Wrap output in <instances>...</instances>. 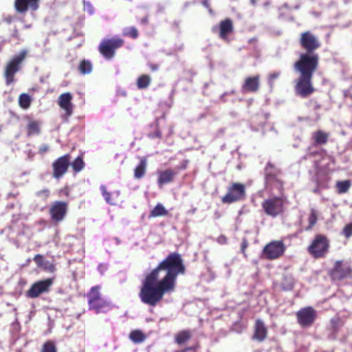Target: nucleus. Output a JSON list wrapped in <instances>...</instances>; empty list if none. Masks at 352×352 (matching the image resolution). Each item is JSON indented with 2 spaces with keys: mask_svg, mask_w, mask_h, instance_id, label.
<instances>
[{
  "mask_svg": "<svg viewBox=\"0 0 352 352\" xmlns=\"http://www.w3.org/2000/svg\"><path fill=\"white\" fill-rule=\"evenodd\" d=\"M185 272L181 255L177 252L169 254L145 276L138 295L141 302L155 307L166 294L175 291L177 276L184 274Z\"/></svg>",
  "mask_w": 352,
  "mask_h": 352,
  "instance_id": "f257e3e1",
  "label": "nucleus"
},
{
  "mask_svg": "<svg viewBox=\"0 0 352 352\" xmlns=\"http://www.w3.org/2000/svg\"><path fill=\"white\" fill-rule=\"evenodd\" d=\"M318 67L317 56L307 54H300L298 60L294 63L295 70L300 74L296 80L294 90L300 98H307L315 91L312 78Z\"/></svg>",
  "mask_w": 352,
  "mask_h": 352,
  "instance_id": "f03ea898",
  "label": "nucleus"
},
{
  "mask_svg": "<svg viewBox=\"0 0 352 352\" xmlns=\"http://www.w3.org/2000/svg\"><path fill=\"white\" fill-rule=\"evenodd\" d=\"M282 172L276 164L268 162L263 170L264 174V186L266 190L272 192L277 190L282 193L284 190V182L280 178Z\"/></svg>",
  "mask_w": 352,
  "mask_h": 352,
  "instance_id": "7ed1b4c3",
  "label": "nucleus"
},
{
  "mask_svg": "<svg viewBox=\"0 0 352 352\" xmlns=\"http://www.w3.org/2000/svg\"><path fill=\"white\" fill-rule=\"evenodd\" d=\"M330 249V240L325 234H317L307 247V252L315 259L326 257Z\"/></svg>",
  "mask_w": 352,
  "mask_h": 352,
  "instance_id": "20e7f679",
  "label": "nucleus"
},
{
  "mask_svg": "<svg viewBox=\"0 0 352 352\" xmlns=\"http://www.w3.org/2000/svg\"><path fill=\"white\" fill-rule=\"evenodd\" d=\"M87 297L89 310L96 314L105 313L111 309L110 303L102 297L99 286L91 287Z\"/></svg>",
  "mask_w": 352,
  "mask_h": 352,
  "instance_id": "39448f33",
  "label": "nucleus"
},
{
  "mask_svg": "<svg viewBox=\"0 0 352 352\" xmlns=\"http://www.w3.org/2000/svg\"><path fill=\"white\" fill-rule=\"evenodd\" d=\"M124 45V41L120 37H112L110 38H104L98 45V52L107 60L112 59L116 52Z\"/></svg>",
  "mask_w": 352,
  "mask_h": 352,
  "instance_id": "423d86ee",
  "label": "nucleus"
},
{
  "mask_svg": "<svg viewBox=\"0 0 352 352\" xmlns=\"http://www.w3.org/2000/svg\"><path fill=\"white\" fill-rule=\"evenodd\" d=\"M246 197L245 185L239 182H232L227 188V192L221 198L225 204L243 201Z\"/></svg>",
  "mask_w": 352,
  "mask_h": 352,
  "instance_id": "0eeeda50",
  "label": "nucleus"
},
{
  "mask_svg": "<svg viewBox=\"0 0 352 352\" xmlns=\"http://www.w3.org/2000/svg\"><path fill=\"white\" fill-rule=\"evenodd\" d=\"M328 274L332 281H341L352 278V266L348 261H336Z\"/></svg>",
  "mask_w": 352,
  "mask_h": 352,
  "instance_id": "6e6552de",
  "label": "nucleus"
},
{
  "mask_svg": "<svg viewBox=\"0 0 352 352\" xmlns=\"http://www.w3.org/2000/svg\"><path fill=\"white\" fill-rule=\"evenodd\" d=\"M299 43L301 47L306 51V53H302L301 54L316 56L318 65L319 56L318 54L314 53V51L320 48L321 46L320 42L318 37L310 31H306L301 33Z\"/></svg>",
  "mask_w": 352,
  "mask_h": 352,
  "instance_id": "1a4fd4ad",
  "label": "nucleus"
},
{
  "mask_svg": "<svg viewBox=\"0 0 352 352\" xmlns=\"http://www.w3.org/2000/svg\"><path fill=\"white\" fill-rule=\"evenodd\" d=\"M27 56L26 50H21L19 54L15 55L6 66L4 76L7 85H10L14 80L15 74L20 69L22 62Z\"/></svg>",
  "mask_w": 352,
  "mask_h": 352,
  "instance_id": "9d476101",
  "label": "nucleus"
},
{
  "mask_svg": "<svg viewBox=\"0 0 352 352\" xmlns=\"http://www.w3.org/2000/svg\"><path fill=\"white\" fill-rule=\"evenodd\" d=\"M286 250L283 241L275 240L268 243L263 250L264 257L267 260H276L280 258Z\"/></svg>",
  "mask_w": 352,
  "mask_h": 352,
  "instance_id": "9b49d317",
  "label": "nucleus"
},
{
  "mask_svg": "<svg viewBox=\"0 0 352 352\" xmlns=\"http://www.w3.org/2000/svg\"><path fill=\"white\" fill-rule=\"evenodd\" d=\"M261 206L266 214L275 217L283 213L284 200L281 197H273L265 199Z\"/></svg>",
  "mask_w": 352,
  "mask_h": 352,
  "instance_id": "f8f14e48",
  "label": "nucleus"
},
{
  "mask_svg": "<svg viewBox=\"0 0 352 352\" xmlns=\"http://www.w3.org/2000/svg\"><path fill=\"white\" fill-rule=\"evenodd\" d=\"M297 322L302 328L311 327L317 318V311L312 307H306L296 312Z\"/></svg>",
  "mask_w": 352,
  "mask_h": 352,
  "instance_id": "ddd939ff",
  "label": "nucleus"
},
{
  "mask_svg": "<svg viewBox=\"0 0 352 352\" xmlns=\"http://www.w3.org/2000/svg\"><path fill=\"white\" fill-rule=\"evenodd\" d=\"M71 155L65 154L58 157L52 163V175L56 179L62 177L68 170L70 166Z\"/></svg>",
  "mask_w": 352,
  "mask_h": 352,
  "instance_id": "4468645a",
  "label": "nucleus"
},
{
  "mask_svg": "<svg viewBox=\"0 0 352 352\" xmlns=\"http://www.w3.org/2000/svg\"><path fill=\"white\" fill-rule=\"evenodd\" d=\"M52 284L53 278H46L37 281L32 284L26 292V296L30 298H36L41 294L48 292Z\"/></svg>",
  "mask_w": 352,
  "mask_h": 352,
  "instance_id": "2eb2a0df",
  "label": "nucleus"
},
{
  "mask_svg": "<svg viewBox=\"0 0 352 352\" xmlns=\"http://www.w3.org/2000/svg\"><path fill=\"white\" fill-rule=\"evenodd\" d=\"M68 206L69 203L67 201H54L52 204L49 210L51 219L56 223L62 221L66 217L68 210Z\"/></svg>",
  "mask_w": 352,
  "mask_h": 352,
  "instance_id": "dca6fc26",
  "label": "nucleus"
},
{
  "mask_svg": "<svg viewBox=\"0 0 352 352\" xmlns=\"http://www.w3.org/2000/svg\"><path fill=\"white\" fill-rule=\"evenodd\" d=\"M41 0H14V7L19 14H25L28 10L36 11Z\"/></svg>",
  "mask_w": 352,
  "mask_h": 352,
  "instance_id": "f3484780",
  "label": "nucleus"
},
{
  "mask_svg": "<svg viewBox=\"0 0 352 352\" xmlns=\"http://www.w3.org/2000/svg\"><path fill=\"white\" fill-rule=\"evenodd\" d=\"M260 89V76L246 77L241 86V91L243 94L256 93Z\"/></svg>",
  "mask_w": 352,
  "mask_h": 352,
  "instance_id": "a211bd4d",
  "label": "nucleus"
},
{
  "mask_svg": "<svg viewBox=\"0 0 352 352\" xmlns=\"http://www.w3.org/2000/svg\"><path fill=\"white\" fill-rule=\"evenodd\" d=\"M72 100V95L69 92L63 93L58 97V104L65 111L67 117L71 116L73 113L74 105Z\"/></svg>",
  "mask_w": 352,
  "mask_h": 352,
  "instance_id": "6ab92c4d",
  "label": "nucleus"
},
{
  "mask_svg": "<svg viewBox=\"0 0 352 352\" xmlns=\"http://www.w3.org/2000/svg\"><path fill=\"white\" fill-rule=\"evenodd\" d=\"M267 336V328L261 319H256L254 326L252 339L258 342H263Z\"/></svg>",
  "mask_w": 352,
  "mask_h": 352,
  "instance_id": "aec40b11",
  "label": "nucleus"
},
{
  "mask_svg": "<svg viewBox=\"0 0 352 352\" xmlns=\"http://www.w3.org/2000/svg\"><path fill=\"white\" fill-rule=\"evenodd\" d=\"M234 31L233 22L230 18L221 21L219 24V36L225 41L228 40V35Z\"/></svg>",
  "mask_w": 352,
  "mask_h": 352,
  "instance_id": "412c9836",
  "label": "nucleus"
},
{
  "mask_svg": "<svg viewBox=\"0 0 352 352\" xmlns=\"http://www.w3.org/2000/svg\"><path fill=\"white\" fill-rule=\"evenodd\" d=\"M330 133L322 130H317L311 134L312 144L314 146H324L327 144Z\"/></svg>",
  "mask_w": 352,
  "mask_h": 352,
  "instance_id": "4be33fe9",
  "label": "nucleus"
},
{
  "mask_svg": "<svg viewBox=\"0 0 352 352\" xmlns=\"http://www.w3.org/2000/svg\"><path fill=\"white\" fill-rule=\"evenodd\" d=\"M177 172L171 168L160 171L158 173L157 184L159 186H162L170 183L173 181Z\"/></svg>",
  "mask_w": 352,
  "mask_h": 352,
  "instance_id": "5701e85b",
  "label": "nucleus"
},
{
  "mask_svg": "<svg viewBox=\"0 0 352 352\" xmlns=\"http://www.w3.org/2000/svg\"><path fill=\"white\" fill-rule=\"evenodd\" d=\"M192 338V331L190 329H184L175 335V342L178 345L187 344Z\"/></svg>",
  "mask_w": 352,
  "mask_h": 352,
  "instance_id": "b1692460",
  "label": "nucleus"
},
{
  "mask_svg": "<svg viewBox=\"0 0 352 352\" xmlns=\"http://www.w3.org/2000/svg\"><path fill=\"white\" fill-rule=\"evenodd\" d=\"M146 159L145 157L141 158L139 164L136 166V168L134 170V177L135 179H140L144 176L146 173Z\"/></svg>",
  "mask_w": 352,
  "mask_h": 352,
  "instance_id": "393cba45",
  "label": "nucleus"
},
{
  "mask_svg": "<svg viewBox=\"0 0 352 352\" xmlns=\"http://www.w3.org/2000/svg\"><path fill=\"white\" fill-rule=\"evenodd\" d=\"M168 214V211L165 208V207L160 203H158L153 209L150 212L148 218H155L158 217H164L167 216Z\"/></svg>",
  "mask_w": 352,
  "mask_h": 352,
  "instance_id": "a878e982",
  "label": "nucleus"
},
{
  "mask_svg": "<svg viewBox=\"0 0 352 352\" xmlns=\"http://www.w3.org/2000/svg\"><path fill=\"white\" fill-rule=\"evenodd\" d=\"M78 68L81 74H89L93 70V65L89 60L82 59L80 61Z\"/></svg>",
  "mask_w": 352,
  "mask_h": 352,
  "instance_id": "bb28decb",
  "label": "nucleus"
},
{
  "mask_svg": "<svg viewBox=\"0 0 352 352\" xmlns=\"http://www.w3.org/2000/svg\"><path fill=\"white\" fill-rule=\"evenodd\" d=\"M351 186V182L349 179L343 181H337L336 189L338 194H344L347 192Z\"/></svg>",
  "mask_w": 352,
  "mask_h": 352,
  "instance_id": "cd10ccee",
  "label": "nucleus"
},
{
  "mask_svg": "<svg viewBox=\"0 0 352 352\" xmlns=\"http://www.w3.org/2000/svg\"><path fill=\"white\" fill-rule=\"evenodd\" d=\"M146 338V335L139 329L133 330L129 333L130 340L136 344L143 342Z\"/></svg>",
  "mask_w": 352,
  "mask_h": 352,
  "instance_id": "c85d7f7f",
  "label": "nucleus"
},
{
  "mask_svg": "<svg viewBox=\"0 0 352 352\" xmlns=\"http://www.w3.org/2000/svg\"><path fill=\"white\" fill-rule=\"evenodd\" d=\"M151 78L149 75L143 74L140 76L137 79V87L140 89H144L147 88L151 84Z\"/></svg>",
  "mask_w": 352,
  "mask_h": 352,
  "instance_id": "c756f323",
  "label": "nucleus"
},
{
  "mask_svg": "<svg viewBox=\"0 0 352 352\" xmlns=\"http://www.w3.org/2000/svg\"><path fill=\"white\" fill-rule=\"evenodd\" d=\"M318 221V212L316 210L311 208L310 210V214L308 217L309 225L305 228L306 231L311 230L314 226L316 224Z\"/></svg>",
  "mask_w": 352,
  "mask_h": 352,
  "instance_id": "7c9ffc66",
  "label": "nucleus"
},
{
  "mask_svg": "<svg viewBox=\"0 0 352 352\" xmlns=\"http://www.w3.org/2000/svg\"><path fill=\"white\" fill-rule=\"evenodd\" d=\"M32 102V99L28 94H21L19 97V104L23 109H28Z\"/></svg>",
  "mask_w": 352,
  "mask_h": 352,
  "instance_id": "2f4dec72",
  "label": "nucleus"
},
{
  "mask_svg": "<svg viewBox=\"0 0 352 352\" xmlns=\"http://www.w3.org/2000/svg\"><path fill=\"white\" fill-rule=\"evenodd\" d=\"M40 133V124L38 121H31L27 125V133L31 136Z\"/></svg>",
  "mask_w": 352,
  "mask_h": 352,
  "instance_id": "473e14b6",
  "label": "nucleus"
},
{
  "mask_svg": "<svg viewBox=\"0 0 352 352\" xmlns=\"http://www.w3.org/2000/svg\"><path fill=\"white\" fill-rule=\"evenodd\" d=\"M294 285V280L292 276L285 275L281 282V287L283 290H291Z\"/></svg>",
  "mask_w": 352,
  "mask_h": 352,
  "instance_id": "72a5a7b5",
  "label": "nucleus"
},
{
  "mask_svg": "<svg viewBox=\"0 0 352 352\" xmlns=\"http://www.w3.org/2000/svg\"><path fill=\"white\" fill-rule=\"evenodd\" d=\"M74 173H79L85 167V162L82 160V157H77L72 163H70Z\"/></svg>",
  "mask_w": 352,
  "mask_h": 352,
  "instance_id": "f704fd0d",
  "label": "nucleus"
},
{
  "mask_svg": "<svg viewBox=\"0 0 352 352\" xmlns=\"http://www.w3.org/2000/svg\"><path fill=\"white\" fill-rule=\"evenodd\" d=\"M122 35L126 37L136 39L139 36V32L135 27L132 26L124 28L122 31Z\"/></svg>",
  "mask_w": 352,
  "mask_h": 352,
  "instance_id": "c9c22d12",
  "label": "nucleus"
},
{
  "mask_svg": "<svg viewBox=\"0 0 352 352\" xmlns=\"http://www.w3.org/2000/svg\"><path fill=\"white\" fill-rule=\"evenodd\" d=\"M41 352H57L55 342L51 340L46 341L43 344Z\"/></svg>",
  "mask_w": 352,
  "mask_h": 352,
  "instance_id": "e433bc0d",
  "label": "nucleus"
},
{
  "mask_svg": "<svg viewBox=\"0 0 352 352\" xmlns=\"http://www.w3.org/2000/svg\"><path fill=\"white\" fill-rule=\"evenodd\" d=\"M100 189H101V191H102V196L104 197L105 201L109 204L113 205V199H111V192H108L107 190V188H106V187L104 186H101Z\"/></svg>",
  "mask_w": 352,
  "mask_h": 352,
  "instance_id": "4c0bfd02",
  "label": "nucleus"
},
{
  "mask_svg": "<svg viewBox=\"0 0 352 352\" xmlns=\"http://www.w3.org/2000/svg\"><path fill=\"white\" fill-rule=\"evenodd\" d=\"M154 127H155V132L149 133L148 134V137L151 139L161 138H162V132L159 128L158 124L155 123Z\"/></svg>",
  "mask_w": 352,
  "mask_h": 352,
  "instance_id": "58836bf2",
  "label": "nucleus"
},
{
  "mask_svg": "<svg viewBox=\"0 0 352 352\" xmlns=\"http://www.w3.org/2000/svg\"><path fill=\"white\" fill-rule=\"evenodd\" d=\"M342 234L346 239H349L352 236V222L346 224L343 230Z\"/></svg>",
  "mask_w": 352,
  "mask_h": 352,
  "instance_id": "ea45409f",
  "label": "nucleus"
},
{
  "mask_svg": "<svg viewBox=\"0 0 352 352\" xmlns=\"http://www.w3.org/2000/svg\"><path fill=\"white\" fill-rule=\"evenodd\" d=\"M331 326L334 332L338 331L341 326V320L339 318H332L331 320Z\"/></svg>",
  "mask_w": 352,
  "mask_h": 352,
  "instance_id": "a19ab883",
  "label": "nucleus"
},
{
  "mask_svg": "<svg viewBox=\"0 0 352 352\" xmlns=\"http://www.w3.org/2000/svg\"><path fill=\"white\" fill-rule=\"evenodd\" d=\"M34 261L38 267H43L45 265V258L41 254H36L33 258Z\"/></svg>",
  "mask_w": 352,
  "mask_h": 352,
  "instance_id": "79ce46f5",
  "label": "nucleus"
},
{
  "mask_svg": "<svg viewBox=\"0 0 352 352\" xmlns=\"http://www.w3.org/2000/svg\"><path fill=\"white\" fill-rule=\"evenodd\" d=\"M280 72H274L273 73L270 74L268 76V83L271 87H273L275 80L277 79L280 76Z\"/></svg>",
  "mask_w": 352,
  "mask_h": 352,
  "instance_id": "37998d69",
  "label": "nucleus"
},
{
  "mask_svg": "<svg viewBox=\"0 0 352 352\" xmlns=\"http://www.w3.org/2000/svg\"><path fill=\"white\" fill-rule=\"evenodd\" d=\"M50 192L48 189H43L36 192V195L43 200H46L50 197Z\"/></svg>",
  "mask_w": 352,
  "mask_h": 352,
  "instance_id": "c03bdc74",
  "label": "nucleus"
},
{
  "mask_svg": "<svg viewBox=\"0 0 352 352\" xmlns=\"http://www.w3.org/2000/svg\"><path fill=\"white\" fill-rule=\"evenodd\" d=\"M248 247V241L246 238H243L241 243V250L244 256H246L245 251L247 248Z\"/></svg>",
  "mask_w": 352,
  "mask_h": 352,
  "instance_id": "a18cd8bd",
  "label": "nucleus"
},
{
  "mask_svg": "<svg viewBox=\"0 0 352 352\" xmlns=\"http://www.w3.org/2000/svg\"><path fill=\"white\" fill-rule=\"evenodd\" d=\"M210 0H202V5L208 10L210 14H212L213 11L210 4Z\"/></svg>",
  "mask_w": 352,
  "mask_h": 352,
  "instance_id": "49530a36",
  "label": "nucleus"
},
{
  "mask_svg": "<svg viewBox=\"0 0 352 352\" xmlns=\"http://www.w3.org/2000/svg\"><path fill=\"white\" fill-rule=\"evenodd\" d=\"M175 352H197L196 351V346L186 347L182 350L175 351Z\"/></svg>",
  "mask_w": 352,
  "mask_h": 352,
  "instance_id": "de8ad7c7",
  "label": "nucleus"
},
{
  "mask_svg": "<svg viewBox=\"0 0 352 352\" xmlns=\"http://www.w3.org/2000/svg\"><path fill=\"white\" fill-rule=\"evenodd\" d=\"M48 149H49V147L47 146H46V145H44V146L40 147L39 152L41 153H44L46 151H47Z\"/></svg>",
  "mask_w": 352,
  "mask_h": 352,
  "instance_id": "09e8293b",
  "label": "nucleus"
},
{
  "mask_svg": "<svg viewBox=\"0 0 352 352\" xmlns=\"http://www.w3.org/2000/svg\"><path fill=\"white\" fill-rule=\"evenodd\" d=\"M187 164L188 161H185L179 167H177V168L181 170H185L187 167Z\"/></svg>",
  "mask_w": 352,
  "mask_h": 352,
  "instance_id": "8fccbe9b",
  "label": "nucleus"
},
{
  "mask_svg": "<svg viewBox=\"0 0 352 352\" xmlns=\"http://www.w3.org/2000/svg\"><path fill=\"white\" fill-rule=\"evenodd\" d=\"M12 18L11 16L7 17V18L6 19V21L7 23H11V22H12Z\"/></svg>",
  "mask_w": 352,
  "mask_h": 352,
  "instance_id": "3c124183",
  "label": "nucleus"
},
{
  "mask_svg": "<svg viewBox=\"0 0 352 352\" xmlns=\"http://www.w3.org/2000/svg\"><path fill=\"white\" fill-rule=\"evenodd\" d=\"M153 69H156V67H153L152 68Z\"/></svg>",
  "mask_w": 352,
  "mask_h": 352,
  "instance_id": "603ef678",
  "label": "nucleus"
},
{
  "mask_svg": "<svg viewBox=\"0 0 352 352\" xmlns=\"http://www.w3.org/2000/svg\"><path fill=\"white\" fill-rule=\"evenodd\" d=\"M252 3H255V1L254 0H252Z\"/></svg>",
  "mask_w": 352,
  "mask_h": 352,
  "instance_id": "864d4df0",
  "label": "nucleus"
}]
</instances>
